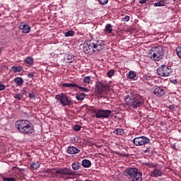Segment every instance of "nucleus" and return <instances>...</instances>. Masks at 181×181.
<instances>
[{
	"label": "nucleus",
	"mask_w": 181,
	"mask_h": 181,
	"mask_svg": "<svg viewBox=\"0 0 181 181\" xmlns=\"http://www.w3.org/2000/svg\"><path fill=\"white\" fill-rule=\"evenodd\" d=\"M18 29L22 31V33H29V32H30V25L25 23L24 22H21L19 24Z\"/></svg>",
	"instance_id": "13"
},
{
	"label": "nucleus",
	"mask_w": 181,
	"mask_h": 181,
	"mask_svg": "<svg viewBox=\"0 0 181 181\" xmlns=\"http://www.w3.org/2000/svg\"><path fill=\"white\" fill-rule=\"evenodd\" d=\"M98 2L100 5H107V4H108V0H98Z\"/></svg>",
	"instance_id": "38"
},
{
	"label": "nucleus",
	"mask_w": 181,
	"mask_h": 181,
	"mask_svg": "<svg viewBox=\"0 0 181 181\" xmlns=\"http://www.w3.org/2000/svg\"><path fill=\"white\" fill-rule=\"evenodd\" d=\"M114 132L116 135H124V129L117 128Z\"/></svg>",
	"instance_id": "29"
},
{
	"label": "nucleus",
	"mask_w": 181,
	"mask_h": 181,
	"mask_svg": "<svg viewBox=\"0 0 181 181\" xmlns=\"http://www.w3.org/2000/svg\"><path fill=\"white\" fill-rule=\"evenodd\" d=\"M45 173H49L50 175L49 177L52 176L54 177L56 175H59L62 179H64V176H74L76 175L73 170L66 167L59 168L55 172L52 170H45Z\"/></svg>",
	"instance_id": "3"
},
{
	"label": "nucleus",
	"mask_w": 181,
	"mask_h": 181,
	"mask_svg": "<svg viewBox=\"0 0 181 181\" xmlns=\"http://www.w3.org/2000/svg\"><path fill=\"white\" fill-rule=\"evenodd\" d=\"M1 52H2V49H1V48H0V54H1Z\"/></svg>",
	"instance_id": "49"
},
{
	"label": "nucleus",
	"mask_w": 181,
	"mask_h": 181,
	"mask_svg": "<svg viewBox=\"0 0 181 181\" xmlns=\"http://www.w3.org/2000/svg\"><path fill=\"white\" fill-rule=\"evenodd\" d=\"M66 152L69 155H76L77 153H79L80 149H78V148H77L76 147H74V146H68Z\"/></svg>",
	"instance_id": "14"
},
{
	"label": "nucleus",
	"mask_w": 181,
	"mask_h": 181,
	"mask_svg": "<svg viewBox=\"0 0 181 181\" xmlns=\"http://www.w3.org/2000/svg\"><path fill=\"white\" fill-rule=\"evenodd\" d=\"M132 142L136 146H144V145L149 144V142H151V139L145 136H143L134 138Z\"/></svg>",
	"instance_id": "10"
},
{
	"label": "nucleus",
	"mask_w": 181,
	"mask_h": 181,
	"mask_svg": "<svg viewBox=\"0 0 181 181\" xmlns=\"http://www.w3.org/2000/svg\"><path fill=\"white\" fill-rule=\"evenodd\" d=\"M29 98H30L31 100H35L36 99V95L35 94V93L32 92L30 93L28 95Z\"/></svg>",
	"instance_id": "36"
},
{
	"label": "nucleus",
	"mask_w": 181,
	"mask_h": 181,
	"mask_svg": "<svg viewBox=\"0 0 181 181\" xmlns=\"http://www.w3.org/2000/svg\"><path fill=\"white\" fill-rule=\"evenodd\" d=\"M168 5V3H166V0H160L157 3H154L153 6H166Z\"/></svg>",
	"instance_id": "22"
},
{
	"label": "nucleus",
	"mask_w": 181,
	"mask_h": 181,
	"mask_svg": "<svg viewBox=\"0 0 181 181\" xmlns=\"http://www.w3.org/2000/svg\"><path fill=\"white\" fill-rule=\"evenodd\" d=\"M2 180L4 181H16V178L15 177H2Z\"/></svg>",
	"instance_id": "35"
},
{
	"label": "nucleus",
	"mask_w": 181,
	"mask_h": 181,
	"mask_svg": "<svg viewBox=\"0 0 181 181\" xmlns=\"http://www.w3.org/2000/svg\"><path fill=\"white\" fill-rule=\"evenodd\" d=\"M14 98L16 100H22V98H23V93H17L14 95Z\"/></svg>",
	"instance_id": "32"
},
{
	"label": "nucleus",
	"mask_w": 181,
	"mask_h": 181,
	"mask_svg": "<svg viewBox=\"0 0 181 181\" xmlns=\"http://www.w3.org/2000/svg\"><path fill=\"white\" fill-rule=\"evenodd\" d=\"M81 165L83 166V168H91V161L88 159H83Z\"/></svg>",
	"instance_id": "16"
},
{
	"label": "nucleus",
	"mask_w": 181,
	"mask_h": 181,
	"mask_svg": "<svg viewBox=\"0 0 181 181\" xmlns=\"http://www.w3.org/2000/svg\"><path fill=\"white\" fill-rule=\"evenodd\" d=\"M66 37H69V36H74V31L69 30L64 33Z\"/></svg>",
	"instance_id": "31"
},
{
	"label": "nucleus",
	"mask_w": 181,
	"mask_h": 181,
	"mask_svg": "<svg viewBox=\"0 0 181 181\" xmlns=\"http://www.w3.org/2000/svg\"><path fill=\"white\" fill-rule=\"evenodd\" d=\"M169 110H171V111H173L175 110V105H170L168 106Z\"/></svg>",
	"instance_id": "44"
},
{
	"label": "nucleus",
	"mask_w": 181,
	"mask_h": 181,
	"mask_svg": "<svg viewBox=\"0 0 181 181\" xmlns=\"http://www.w3.org/2000/svg\"><path fill=\"white\" fill-rule=\"evenodd\" d=\"M55 98H57V101L61 103L63 107H66V105H73V100H69V98L63 93L57 95Z\"/></svg>",
	"instance_id": "11"
},
{
	"label": "nucleus",
	"mask_w": 181,
	"mask_h": 181,
	"mask_svg": "<svg viewBox=\"0 0 181 181\" xmlns=\"http://www.w3.org/2000/svg\"><path fill=\"white\" fill-rule=\"evenodd\" d=\"M145 165L148 166V168H153V169L158 168V164L153 163H145Z\"/></svg>",
	"instance_id": "28"
},
{
	"label": "nucleus",
	"mask_w": 181,
	"mask_h": 181,
	"mask_svg": "<svg viewBox=\"0 0 181 181\" xmlns=\"http://www.w3.org/2000/svg\"><path fill=\"white\" fill-rule=\"evenodd\" d=\"M144 153H151V147H146V150L144 151Z\"/></svg>",
	"instance_id": "40"
},
{
	"label": "nucleus",
	"mask_w": 181,
	"mask_h": 181,
	"mask_svg": "<svg viewBox=\"0 0 181 181\" xmlns=\"http://www.w3.org/2000/svg\"><path fill=\"white\" fill-rule=\"evenodd\" d=\"M74 62V55L72 54H69L66 56V63H73Z\"/></svg>",
	"instance_id": "25"
},
{
	"label": "nucleus",
	"mask_w": 181,
	"mask_h": 181,
	"mask_svg": "<svg viewBox=\"0 0 181 181\" xmlns=\"http://www.w3.org/2000/svg\"><path fill=\"white\" fill-rule=\"evenodd\" d=\"M24 63H25V64H28V66H33L35 60L32 58V57H27L24 59Z\"/></svg>",
	"instance_id": "17"
},
{
	"label": "nucleus",
	"mask_w": 181,
	"mask_h": 181,
	"mask_svg": "<svg viewBox=\"0 0 181 181\" xmlns=\"http://www.w3.org/2000/svg\"><path fill=\"white\" fill-rule=\"evenodd\" d=\"M150 54H151L150 56V59L151 60H153V62H159L163 58L165 52H163V49L162 48V47H156L152 48Z\"/></svg>",
	"instance_id": "5"
},
{
	"label": "nucleus",
	"mask_w": 181,
	"mask_h": 181,
	"mask_svg": "<svg viewBox=\"0 0 181 181\" xmlns=\"http://www.w3.org/2000/svg\"><path fill=\"white\" fill-rule=\"evenodd\" d=\"M162 175H163V173L160 169L156 168L151 173V177H159V176H162Z\"/></svg>",
	"instance_id": "15"
},
{
	"label": "nucleus",
	"mask_w": 181,
	"mask_h": 181,
	"mask_svg": "<svg viewBox=\"0 0 181 181\" xmlns=\"http://www.w3.org/2000/svg\"><path fill=\"white\" fill-rule=\"evenodd\" d=\"M76 98L78 101H83L86 98V93L78 92L76 95Z\"/></svg>",
	"instance_id": "20"
},
{
	"label": "nucleus",
	"mask_w": 181,
	"mask_h": 181,
	"mask_svg": "<svg viewBox=\"0 0 181 181\" xmlns=\"http://www.w3.org/2000/svg\"><path fill=\"white\" fill-rule=\"evenodd\" d=\"M30 168H31V169H33L34 170L36 169H39V168H40V163H39V162L33 163H31Z\"/></svg>",
	"instance_id": "27"
},
{
	"label": "nucleus",
	"mask_w": 181,
	"mask_h": 181,
	"mask_svg": "<svg viewBox=\"0 0 181 181\" xmlns=\"http://www.w3.org/2000/svg\"><path fill=\"white\" fill-rule=\"evenodd\" d=\"M135 77H136V75L135 74L134 71H131L129 72V78L134 79V78H135Z\"/></svg>",
	"instance_id": "34"
},
{
	"label": "nucleus",
	"mask_w": 181,
	"mask_h": 181,
	"mask_svg": "<svg viewBox=\"0 0 181 181\" xmlns=\"http://www.w3.org/2000/svg\"><path fill=\"white\" fill-rule=\"evenodd\" d=\"M27 76L29 78H32V77L35 76V73H30Z\"/></svg>",
	"instance_id": "42"
},
{
	"label": "nucleus",
	"mask_w": 181,
	"mask_h": 181,
	"mask_svg": "<svg viewBox=\"0 0 181 181\" xmlns=\"http://www.w3.org/2000/svg\"><path fill=\"white\" fill-rule=\"evenodd\" d=\"M144 104V98L140 95H136L133 98H130L129 101V108H138Z\"/></svg>",
	"instance_id": "8"
},
{
	"label": "nucleus",
	"mask_w": 181,
	"mask_h": 181,
	"mask_svg": "<svg viewBox=\"0 0 181 181\" xmlns=\"http://www.w3.org/2000/svg\"><path fill=\"white\" fill-rule=\"evenodd\" d=\"M107 88V84L98 81L95 86V94H96L98 98H105Z\"/></svg>",
	"instance_id": "6"
},
{
	"label": "nucleus",
	"mask_w": 181,
	"mask_h": 181,
	"mask_svg": "<svg viewBox=\"0 0 181 181\" xmlns=\"http://www.w3.org/2000/svg\"><path fill=\"white\" fill-rule=\"evenodd\" d=\"M124 176L132 181H142V172H139L136 168H127L124 171Z\"/></svg>",
	"instance_id": "4"
},
{
	"label": "nucleus",
	"mask_w": 181,
	"mask_h": 181,
	"mask_svg": "<svg viewBox=\"0 0 181 181\" xmlns=\"http://www.w3.org/2000/svg\"><path fill=\"white\" fill-rule=\"evenodd\" d=\"M15 127L21 134H23L24 135H30L35 132V128L29 120L18 119L16 122Z\"/></svg>",
	"instance_id": "2"
},
{
	"label": "nucleus",
	"mask_w": 181,
	"mask_h": 181,
	"mask_svg": "<svg viewBox=\"0 0 181 181\" xmlns=\"http://www.w3.org/2000/svg\"><path fill=\"white\" fill-rule=\"evenodd\" d=\"M93 113L95 114V118H110L111 117V114H112V111L110 110H104L101 108L93 109Z\"/></svg>",
	"instance_id": "7"
},
{
	"label": "nucleus",
	"mask_w": 181,
	"mask_h": 181,
	"mask_svg": "<svg viewBox=\"0 0 181 181\" xmlns=\"http://www.w3.org/2000/svg\"><path fill=\"white\" fill-rule=\"evenodd\" d=\"M124 22H129V16H126L123 18Z\"/></svg>",
	"instance_id": "41"
},
{
	"label": "nucleus",
	"mask_w": 181,
	"mask_h": 181,
	"mask_svg": "<svg viewBox=\"0 0 181 181\" xmlns=\"http://www.w3.org/2000/svg\"><path fill=\"white\" fill-rule=\"evenodd\" d=\"M25 93H26V90L23 89V94L24 95V94H25Z\"/></svg>",
	"instance_id": "47"
},
{
	"label": "nucleus",
	"mask_w": 181,
	"mask_h": 181,
	"mask_svg": "<svg viewBox=\"0 0 181 181\" xmlns=\"http://www.w3.org/2000/svg\"><path fill=\"white\" fill-rule=\"evenodd\" d=\"M81 129V127L78 124H76L74 127V131L78 132Z\"/></svg>",
	"instance_id": "39"
},
{
	"label": "nucleus",
	"mask_w": 181,
	"mask_h": 181,
	"mask_svg": "<svg viewBox=\"0 0 181 181\" xmlns=\"http://www.w3.org/2000/svg\"><path fill=\"white\" fill-rule=\"evenodd\" d=\"M11 71H13V73H21L22 71V66H12L11 69Z\"/></svg>",
	"instance_id": "24"
},
{
	"label": "nucleus",
	"mask_w": 181,
	"mask_h": 181,
	"mask_svg": "<svg viewBox=\"0 0 181 181\" xmlns=\"http://www.w3.org/2000/svg\"><path fill=\"white\" fill-rule=\"evenodd\" d=\"M104 41L97 40H88L83 43V52L86 54H93L100 53L104 49Z\"/></svg>",
	"instance_id": "1"
},
{
	"label": "nucleus",
	"mask_w": 181,
	"mask_h": 181,
	"mask_svg": "<svg viewBox=\"0 0 181 181\" xmlns=\"http://www.w3.org/2000/svg\"><path fill=\"white\" fill-rule=\"evenodd\" d=\"M73 170H79L81 168V163L80 162H75L71 164Z\"/></svg>",
	"instance_id": "19"
},
{
	"label": "nucleus",
	"mask_w": 181,
	"mask_h": 181,
	"mask_svg": "<svg viewBox=\"0 0 181 181\" xmlns=\"http://www.w3.org/2000/svg\"><path fill=\"white\" fill-rule=\"evenodd\" d=\"M176 52L178 57L181 58V47H178L176 48Z\"/></svg>",
	"instance_id": "37"
},
{
	"label": "nucleus",
	"mask_w": 181,
	"mask_h": 181,
	"mask_svg": "<svg viewBox=\"0 0 181 181\" xmlns=\"http://www.w3.org/2000/svg\"><path fill=\"white\" fill-rule=\"evenodd\" d=\"M173 149H176V146H173Z\"/></svg>",
	"instance_id": "48"
},
{
	"label": "nucleus",
	"mask_w": 181,
	"mask_h": 181,
	"mask_svg": "<svg viewBox=\"0 0 181 181\" xmlns=\"http://www.w3.org/2000/svg\"><path fill=\"white\" fill-rule=\"evenodd\" d=\"M148 0H139V4H146Z\"/></svg>",
	"instance_id": "45"
},
{
	"label": "nucleus",
	"mask_w": 181,
	"mask_h": 181,
	"mask_svg": "<svg viewBox=\"0 0 181 181\" xmlns=\"http://www.w3.org/2000/svg\"><path fill=\"white\" fill-rule=\"evenodd\" d=\"M105 33H108L109 35L112 33V25L107 24L104 29Z\"/></svg>",
	"instance_id": "18"
},
{
	"label": "nucleus",
	"mask_w": 181,
	"mask_h": 181,
	"mask_svg": "<svg viewBox=\"0 0 181 181\" xmlns=\"http://www.w3.org/2000/svg\"><path fill=\"white\" fill-rule=\"evenodd\" d=\"M83 83L85 84H93V81L91 80V77H90V76H85L83 78Z\"/></svg>",
	"instance_id": "26"
},
{
	"label": "nucleus",
	"mask_w": 181,
	"mask_h": 181,
	"mask_svg": "<svg viewBox=\"0 0 181 181\" xmlns=\"http://www.w3.org/2000/svg\"><path fill=\"white\" fill-rule=\"evenodd\" d=\"M115 70L114 69H110L108 72H107V77H109L110 78H111V77H112V76H115Z\"/></svg>",
	"instance_id": "33"
},
{
	"label": "nucleus",
	"mask_w": 181,
	"mask_h": 181,
	"mask_svg": "<svg viewBox=\"0 0 181 181\" xmlns=\"http://www.w3.org/2000/svg\"><path fill=\"white\" fill-rule=\"evenodd\" d=\"M62 87H65L66 88H74L77 87V83H62Z\"/></svg>",
	"instance_id": "23"
},
{
	"label": "nucleus",
	"mask_w": 181,
	"mask_h": 181,
	"mask_svg": "<svg viewBox=\"0 0 181 181\" xmlns=\"http://www.w3.org/2000/svg\"><path fill=\"white\" fill-rule=\"evenodd\" d=\"M165 93V89L162 86H154L153 94L156 97H163Z\"/></svg>",
	"instance_id": "12"
},
{
	"label": "nucleus",
	"mask_w": 181,
	"mask_h": 181,
	"mask_svg": "<svg viewBox=\"0 0 181 181\" xmlns=\"http://www.w3.org/2000/svg\"><path fill=\"white\" fill-rule=\"evenodd\" d=\"M172 73V69L167 65H161L157 69V74L161 77H168Z\"/></svg>",
	"instance_id": "9"
},
{
	"label": "nucleus",
	"mask_w": 181,
	"mask_h": 181,
	"mask_svg": "<svg viewBox=\"0 0 181 181\" xmlns=\"http://www.w3.org/2000/svg\"><path fill=\"white\" fill-rule=\"evenodd\" d=\"M77 88H79V90H81V91H83L84 93H89L90 92V89L87 88H84L82 86H80L78 85H77V86H76Z\"/></svg>",
	"instance_id": "30"
},
{
	"label": "nucleus",
	"mask_w": 181,
	"mask_h": 181,
	"mask_svg": "<svg viewBox=\"0 0 181 181\" xmlns=\"http://www.w3.org/2000/svg\"><path fill=\"white\" fill-rule=\"evenodd\" d=\"M14 83H16L17 86H21L22 84H23L24 81L23 78L21 77H16L14 78Z\"/></svg>",
	"instance_id": "21"
},
{
	"label": "nucleus",
	"mask_w": 181,
	"mask_h": 181,
	"mask_svg": "<svg viewBox=\"0 0 181 181\" xmlns=\"http://www.w3.org/2000/svg\"><path fill=\"white\" fill-rule=\"evenodd\" d=\"M128 98H129V95H127V96L124 98V100H125V101H128Z\"/></svg>",
	"instance_id": "46"
},
{
	"label": "nucleus",
	"mask_w": 181,
	"mask_h": 181,
	"mask_svg": "<svg viewBox=\"0 0 181 181\" xmlns=\"http://www.w3.org/2000/svg\"><path fill=\"white\" fill-rule=\"evenodd\" d=\"M5 89V85L0 83V91H2Z\"/></svg>",
	"instance_id": "43"
}]
</instances>
